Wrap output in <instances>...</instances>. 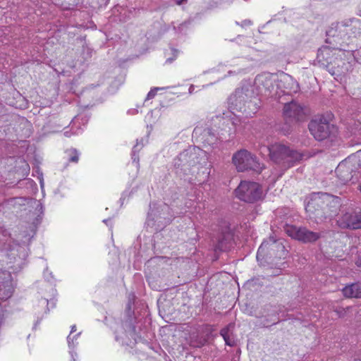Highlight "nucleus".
<instances>
[{"label": "nucleus", "mask_w": 361, "mask_h": 361, "mask_svg": "<svg viewBox=\"0 0 361 361\" xmlns=\"http://www.w3.org/2000/svg\"><path fill=\"white\" fill-rule=\"evenodd\" d=\"M29 235L25 236L23 240V245H16L13 247L11 243L14 239L6 231H4L0 236V257H5L8 269L10 270L7 276V280L0 282V300H6L11 298L14 290L13 284L11 280V271H20L25 264V259L28 255L27 247L25 243L29 240Z\"/></svg>", "instance_id": "nucleus-1"}, {"label": "nucleus", "mask_w": 361, "mask_h": 361, "mask_svg": "<svg viewBox=\"0 0 361 361\" xmlns=\"http://www.w3.org/2000/svg\"><path fill=\"white\" fill-rule=\"evenodd\" d=\"M5 204L8 209H13V212H18V210L25 212L27 210L29 212L28 221L31 224L30 226V233L23 232V233H17L16 231L11 233L7 229L0 228L1 237L2 232L6 231L13 238L14 241L11 243L13 247H15L16 245H23V240H25V236L29 235V238H31L34 228L40 221L44 212L42 204L39 200L25 197L12 198L8 200ZM30 240V238H29L28 241L25 243L26 246Z\"/></svg>", "instance_id": "nucleus-2"}, {"label": "nucleus", "mask_w": 361, "mask_h": 361, "mask_svg": "<svg viewBox=\"0 0 361 361\" xmlns=\"http://www.w3.org/2000/svg\"><path fill=\"white\" fill-rule=\"evenodd\" d=\"M228 105L233 114L240 112L246 116H251L258 110L259 101L254 96L253 90L245 86L236 90L229 97Z\"/></svg>", "instance_id": "nucleus-3"}, {"label": "nucleus", "mask_w": 361, "mask_h": 361, "mask_svg": "<svg viewBox=\"0 0 361 361\" xmlns=\"http://www.w3.org/2000/svg\"><path fill=\"white\" fill-rule=\"evenodd\" d=\"M271 160L287 169L302 159V154L281 144L275 143L267 148Z\"/></svg>", "instance_id": "nucleus-4"}, {"label": "nucleus", "mask_w": 361, "mask_h": 361, "mask_svg": "<svg viewBox=\"0 0 361 361\" xmlns=\"http://www.w3.org/2000/svg\"><path fill=\"white\" fill-rule=\"evenodd\" d=\"M200 157L205 163L206 154L200 148H190L181 152L176 158L174 159V167L177 170H180L183 173L187 174L190 172H194L192 169L196 164H200Z\"/></svg>", "instance_id": "nucleus-5"}, {"label": "nucleus", "mask_w": 361, "mask_h": 361, "mask_svg": "<svg viewBox=\"0 0 361 361\" xmlns=\"http://www.w3.org/2000/svg\"><path fill=\"white\" fill-rule=\"evenodd\" d=\"M310 133L318 141L329 140L332 142L337 135V128L323 117L316 118L309 123Z\"/></svg>", "instance_id": "nucleus-6"}, {"label": "nucleus", "mask_w": 361, "mask_h": 361, "mask_svg": "<svg viewBox=\"0 0 361 361\" xmlns=\"http://www.w3.org/2000/svg\"><path fill=\"white\" fill-rule=\"evenodd\" d=\"M340 204V199L338 197L330 195L327 193H313L306 205V210L308 212L313 213L315 210L316 216L320 214V209L324 211L326 208H337Z\"/></svg>", "instance_id": "nucleus-7"}, {"label": "nucleus", "mask_w": 361, "mask_h": 361, "mask_svg": "<svg viewBox=\"0 0 361 361\" xmlns=\"http://www.w3.org/2000/svg\"><path fill=\"white\" fill-rule=\"evenodd\" d=\"M233 163L238 171L252 170L260 173L264 168L255 155L245 149H241L233 156Z\"/></svg>", "instance_id": "nucleus-8"}, {"label": "nucleus", "mask_w": 361, "mask_h": 361, "mask_svg": "<svg viewBox=\"0 0 361 361\" xmlns=\"http://www.w3.org/2000/svg\"><path fill=\"white\" fill-rule=\"evenodd\" d=\"M235 192L238 199L249 203L257 202L263 197L262 186L252 181H241Z\"/></svg>", "instance_id": "nucleus-9"}, {"label": "nucleus", "mask_w": 361, "mask_h": 361, "mask_svg": "<svg viewBox=\"0 0 361 361\" xmlns=\"http://www.w3.org/2000/svg\"><path fill=\"white\" fill-rule=\"evenodd\" d=\"M278 76L269 73H263L258 75L255 80V86L257 90V94L274 96L279 94L274 82H277Z\"/></svg>", "instance_id": "nucleus-10"}, {"label": "nucleus", "mask_w": 361, "mask_h": 361, "mask_svg": "<svg viewBox=\"0 0 361 361\" xmlns=\"http://www.w3.org/2000/svg\"><path fill=\"white\" fill-rule=\"evenodd\" d=\"M341 216L337 220L341 228L358 229L361 228V210L360 209L348 208L343 209Z\"/></svg>", "instance_id": "nucleus-11"}, {"label": "nucleus", "mask_w": 361, "mask_h": 361, "mask_svg": "<svg viewBox=\"0 0 361 361\" xmlns=\"http://www.w3.org/2000/svg\"><path fill=\"white\" fill-rule=\"evenodd\" d=\"M357 166L353 162V159L349 156L340 162L336 169V173L342 184H345L356 176Z\"/></svg>", "instance_id": "nucleus-12"}, {"label": "nucleus", "mask_w": 361, "mask_h": 361, "mask_svg": "<svg viewBox=\"0 0 361 361\" xmlns=\"http://www.w3.org/2000/svg\"><path fill=\"white\" fill-rule=\"evenodd\" d=\"M285 232L292 238L303 243L314 242L320 237L318 233L310 231L305 228H298L290 225H286Z\"/></svg>", "instance_id": "nucleus-13"}, {"label": "nucleus", "mask_w": 361, "mask_h": 361, "mask_svg": "<svg viewBox=\"0 0 361 361\" xmlns=\"http://www.w3.org/2000/svg\"><path fill=\"white\" fill-rule=\"evenodd\" d=\"M169 210V206L165 204H161L158 207H155V205L151 206L149 212L148 213V221H154L161 224H168L171 221V216L166 215Z\"/></svg>", "instance_id": "nucleus-14"}, {"label": "nucleus", "mask_w": 361, "mask_h": 361, "mask_svg": "<svg viewBox=\"0 0 361 361\" xmlns=\"http://www.w3.org/2000/svg\"><path fill=\"white\" fill-rule=\"evenodd\" d=\"M283 116L291 121H300L303 119L305 111L303 108L295 102L286 104L283 107Z\"/></svg>", "instance_id": "nucleus-15"}, {"label": "nucleus", "mask_w": 361, "mask_h": 361, "mask_svg": "<svg viewBox=\"0 0 361 361\" xmlns=\"http://www.w3.org/2000/svg\"><path fill=\"white\" fill-rule=\"evenodd\" d=\"M276 89L284 94H290L292 92H297L298 85L290 75L281 74L279 78H277Z\"/></svg>", "instance_id": "nucleus-16"}, {"label": "nucleus", "mask_w": 361, "mask_h": 361, "mask_svg": "<svg viewBox=\"0 0 361 361\" xmlns=\"http://www.w3.org/2000/svg\"><path fill=\"white\" fill-rule=\"evenodd\" d=\"M348 23H337L332 24L331 27L326 31V35L329 37L335 38L336 42H339L340 39H344L348 32Z\"/></svg>", "instance_id": "nucleus-17"}, {"label": "nucleus", "mask_w": 361, "mask_h": 361, "mask_svg": "<svg viewBox=\"0 0 361 361\" xmlns=\"http://www.w3.org/2000/svg\"><path fill=\"white\" fill-rule=\"evenodd\" d=\"M128 328L125 332L122 329L116 331V340L121 342L122 345H130L133 341H135V329L131 324H126Z\"/></svg>", "instance_id": "nucleus-18"}, {"label": "nucleus", "mask_w": 361, "mask_h": 361, "mask_svg": "<svg viewBox=\"0 0 361 361\" xmlns=\"http://www.w3.org/2000/svg\"><path fill=\"white\" fill-rule=\"evenodd\" d=\"M345 298H361V283H355L346 286L342 290Z\"/></svg>", "instance_id": "nucleus-19"}, {"label": "nucleus", "mask_w": 361, "mask_h": 361, "mask_svg": "<svg viewBox=\"0 0 361 361\" xmlns=\"http://www.w3.org/2000/svg\"><path fill=\"white\" fill-rule=\"evenodd\" d=\"M234 324H230L221 330V335L226 345L233 346L235 345V339L233 334Z\"/></svg>", "instance_id": "nucleus-20"}, {"label": "nucleus", "mask_w": 361, "mask_h": 361, "mask_svg": "<svg viewBox=\"0 0 361 361\" xmlns=\"http://www.w3.org/2000/svg\"><path fill=\"white\" fill-rule=\"evenodd\" d=\"M251 66H245L243 64V61H241L238 63L235 66L228 71V74L226 77L232 76L234 75H243L247 73L250 70H251Z\"/></svg>", "instance_id": "nucleus-21"}, {"label": "nucleus", "mask_w": 361, "mask_h": 361, "mask_svg": "<svg viewBox=\"0 0 361 361\" xmlns=\"http://www.w3.org/2000/svg\"><path fill=\"white\" fill-rule=\"evenodd\" d=\"M202 138L204 142L211 146L214 145L217 141V137L215 133L210 128L204 130Z\"/></svg>", "instance_id": "nucleus-22"}, {"label": "nucleus", "mask_w": 361, "mask_h": 361, "mask_svg": "<svg viewBox=\"0 0 361 361\" xmlns=\"http://www.w3.org/2000/svg\"><path fill=\"white\" fill-rule=\"evenodd\" d=\"M144 146L143 143V139H142L140 141L137 140L136 145L133 148V154H132V159H133V164L135 165L136 168L139 167V158L136 155V153L138 152L142 147Z\"/></svg>", "instance_id": "nucleus-23"}, {"label": "nucleus", "mask_w": 361, "mask_h": 361, "mask_svg": "<svg viewBox=\"0 0 361 361\" xmlns=\"http://www.w3.org/2000/svg\"><path fill=\"white\" fill-rule=\"evenodd\" d=\"M80 119V116H75L74 118V119L73 120L72 123H73V125H72V132L71 131H68V130H66L64 132V135L66 137H71V135H79L82 133V129L80 128H77L76 130H74V127L78 124L79 123V121Z\"/></svg>", "instance_id": "nucleus-24"}, {"label": "nucleus", "mask_w": 361, "mask_h": 361, "mask_svg": "<svg viewBox=\"0 0 361 361\" xmlns=\"http://www.w3.org/2000/svg\"><path fill=\"white\" fill-rule=\"evenodd\" d=\"M66 154L69 162L78 163L80 153L75 149H69L66 151Z\"/></svg>", "instance_id": "nucleus-25"}, {"label": "nucleus", "mask_w": 361, "mask_h": 361, "mask_svg": "<svg viewBox=\"0 0 361 361\" xmlns=\"http://www.w3.org/2000/svg\"><path fill=\"white\" fill-rule=\"evenodd\" d=\"M80 335V332L75 334H69L67 337V342L71 350H73L78 345V339ZM72 353V351H71Z\"/></svg>", "instance_id": "nucleus-26"}, {"label": "nucleus", "mask_w": 361, "mask_h": 361, "mask_svg": "<svg viewBox=\"0 0 361 361\" xmlns=\"http://www.w3.org/2000/svg\"><path fill=\"white\" fill-rule=\"evenodd\" d=\"M202 169V171H198V174L200 175V180L201 181H204L206 180L209 176V173H210V168L209 166H202L201 167Z\"/></svg>", "instance_id": "nucleus-27"}, {"label": "nucleus", "mask_w": 361, "mask_h": 361, "mask_svg": "<svg viewBox=\"0 0 361 361\" xmlns=\"http://www.w3.org/2000/svg\"><path fill=\"white\" fill-rule=\"evenodd\" d=\"M350 157L353 159V162L357 169H361V150L357 152L356 154L350 155Z\"/></svg>", "instance_id": "nucleus-28"}, {"label": "nucleus", "mask_w": 361, "mask_h": 361, "mask_svg": "<svg viewBox=\"0 0 361 361\" xmlns=\"http://www.w3.org/2000/svg\"><path fill=\"white\" fill-rule=\"evenodd\" d=\"M163 88L161 87H154L147 94L146 99H151L154 97V96L157 94V91L159 90H162Z\"/></svg>", "instance_id": "nucleus-29"}, {"label": "nucleus", "mask_w": 361, "mask_h": 361, "mask_svg": "<svg viewBox=\"0 0 361 361\" xmlns=\"http://www.w3.org/2000/svg\"><path fill=\"white\" fill-rule=\"evenodd\" d=\"M43 276L44 278L49 282H51L54 279L52 273L49 271L47 268L44 271Z\"/></svg>", "instance_id": "nucleus-30"}, {"label": "nucleus", "mask_w": 361, "mask_h": 361, "mask_svg": "<svg viewBox=\"0 0 361 361\" xmlns=\"http://www.w3.org/2000/svg\"><path fill=\"white\" fill-rule=\"evenodd\" d=\"M135 298V296L134 294H130L129 295L128 303V305H127L128 306L127 307H128V310H131V305L133 302Z\"/></svg>", "instance_id": "nucleus-31"}, {"label": "nucleus", "mask_w": 361, "mask_h": 361, "mask_svg": "<svg viewBox=\"0 0 361 361\" xmlns=\"http://www.w3.org/2000/svg\"><path fill=\"white\" fill-rule=\"evenodd\" d=\"M267 245V244L265 243H263L260 247H259L258 249V251H257V257H259V255H260L261 252H263V250H264V247H265Z\"/></svg>", "instance_id": "nucleus-32"}, {"label": "nucleus", "mask_w": 361, "mask_h": 361, "mask_svg": "<svg viewBox=\"0 0 361 361\" xmlns=\"http://www.w3.org/2000/svg\"><path fill=\"white\" fill-rule=\"evenodd\" d=\"M103 222L110 228H112V220L111 219H104Z\"/></svg>", "instance_id": "nucleus-33"}, {"label": "nucleus", "mask_w": 361, "mask_h": 361, "mask_svg": "<svg viewBox=\"0 0 361 361\" xmlns=\"http://www.w3.org/2000/svg\"><path fill=\"white\" fill-rule=\"evenodd\" d=\"M194 90H195V85H191L188 89V92H189V94H192L194 92Z\"/></svg>", "instance_id": "nucleus-34"}, {"label": "nucleus", "mask_w": 361, "mask_h": 361, "mask_svg": "<svg viewBox=\"0 0 361 361\" xmlns=\"http://www.w3.org/2000/svg\"><path fill=\"white\" fill-rule=\"evenodd\" d=\"M40 302L43 305H48V299L44 298L43 299L41 300Z\"/></svg>", "instance_id": "nucleus-35"}, {"label": "nucleus", "mask_w": 361, "mask_h": 361, "mask_svg": "<svg viewBox=\"0 0 361 361\" xmlns=\"http://www.w3.org/2000/svg\"><path fill=\"white\" fill-rule=\"evenodd\" d=\"M75 331H76V326L73 325L71 326V330L70 334H73Z\"/></svg>", "instance_id": "nucleus-36"}, {"label": "nucleus", "mask_w": 361, "mask_h": 361, "mask_svg": "<svg viewBox=\"0 0 361 361\" xmlns=\"http://www.w3.org/2000/svg\"><path fill=\"white\" fill-rule=\"evenodd\" d=\"M171 51L175 55V56H176L179 52L177 49H171Z\"/></svg>", "instance_id": "nucleus-37"}, {"label": "nucleus", "mask_w": 361, "mask_h": 361, "mask_svg": "<svg viewBox=\"0 0 361 361\" xmlns=\"http://www.w3.org/2000/svg\"><path fill=\"white\" fill-rule=\"evenodd\" d=\"M39 183H40L41 188H42L44 187V180H43L42 177L39 178Z\"/></svg>", "instance_id": "nucleus-38"}, {"label": "nucleus", "mask_w": 361, "mask_h": 361, "mask_svg": "<svg viewBox=\"0 0 361 361\" xmlns=\"http://www.w3.org/2000/svg\"><path fill=\"white\" fill-rule=\"evenodd\" d=\"M329 48H328V47H323V48L320 50V51H322V52H327V51H329Z\"/></svg>", "instance_id": "nucleus-39"}, {"label": "nucleus", "mask_w": 361, "mask_h": 361, "mask_svg": "<svg viewBox=\"0 0 361 361\" xmlns=\"http://www.w3.org/2000/svg\"><path fill=\"white\" fill-rule=\"evenodd\" d=\"M356 264H357V266L361 265V255H360V259L357 261Z\"/></svg>", "instance_id": "nucleus-40"}, {"label": "nucleus", "mask_w": 361, "mask_h": 361, "mask_svg": "<svg viewBox=\"0 0 361 361\" xmlns=\"http://www.w3.org/2000/svg\"><path fill=\"white\" fill-rule=\"evenodd\" d=\"M270 240H271L274 244L276 242V240L275 239H274L273 238H270Z\"/></svg>", "instance_id": "nucleus-41"}, {"label": "nucleus", "mask_w": 361, "mask_h": 361, "mask_svg": "<svg viewBox=\"0 0 361 361\" xmlns=\"http://www.w3.org/2000/svg\"><path fill=\"white\" fill-rule=\"evenodd\" d=\"M279 245L281 247L282 250L284 251L285 247L281 243H280Z\"/></svg>", "instance_id": "nucleus-42"}, {"label": "nucleus", "mask_w": 361, "mask_h": 361, "mask_svg": "<svg viewBox=\"0 0 361 361\" xmlns=\"http://www.w3.org/2000/svg\"><path fill=\"white\" fill-rule=\"evenodd\" d=\"M173 60H174V59H170V58H168L166 59L167 61H170V62L173 61Z\"/></svg>", "instance_id": "nucleus-43"}]
</instances>
